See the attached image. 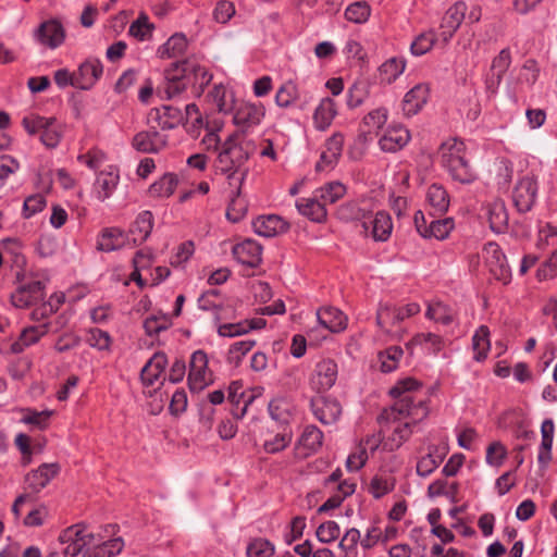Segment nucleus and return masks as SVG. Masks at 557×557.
<instances>
[{
    "mask_svg": "<svg viewBox=\"0 0 557 557\" xmlns=\"http://www.w3.org/2000/svg\"><path fill=\"white\" fill-rule=\"evenodd\" d=\"M389 395L394 398V404L383 409L384 419L391 420L394 414H398L417 425L428 418L429 396L419 381L412 377L400 380L389 389Z\"/></svg>",
    "mask_w": 557,
    "mask_h": 557,
    "instance_id": "f257e3e1",
    "label": "nucleus"
},
{
    "mask_svg": "<svg viewBox=\"0 0 557 557\" xmlns=\"http://www.w3.org/2000/svg\"><path fill=\"white\" fill-rule=\"evenodd\" d=\"M255 149L252 141L246 140L238 132H234L222 144L216 158V166L223 173H231L228 177L233 180Z\"/></svg>",
    "mask_w": 557,
    "mask_h": 557,
    "instance_id": "f03ea898",
    "label": "nucleus"
},
{
    "mask_svg": "<svg viewBox=\"0 0 557 557\" xmlns=\"http://www.w3.org/2000/svg\"><path fill=\"white\" fill-rule=\"evenodd\" d=\"M441 164L453 180L462 184L474 181L475 174L466 159V145L457 138H449L442 143L438 149Z\"/></svg>",
    "mask_w": 557,
    "mask_h": 557,
    "instance_id": "7ed1b4c3",
    "label": "nucleus"
},
{
    "mask_svg": "<svg viewBox=\"0 0 557 557\" xmlns=\"http://www.w3.org/2000/svg\"><path fill=\"white\" fill-rule=\"evenodd\" d=\"M379 438L374 441L372 449L377 447L379 442H383L384 448L393 451L398 449L412 434V428L416 425L408 420L394 414V419H384L383 411L377 417Z\"/></svg>",
    "mask_w": 557,
    "mask_h": 557,
    "instance_id": "20e7f679",
    "label": "nucleus"
},
{
    "mask_svg": "<svg viewBox=\"0 0 557 557\" xmlns=\"http://www.w3.org/2000/svg\"><path fill=\"white\" fill-rule=\"evenodd\" d=\"M26 272L18 269L15 272V283L17 287L11 295V302L15 308L26 309L45 297V284L37 280H26Z\"/></svg>",
    "mask_w": 557,
    "mask_h": 557,
    "instance_id": "39448f33",
    "label": "nucleus"
},
{
    "mask_svg": "<svg viewBox=\"0 0 557 557\" xmlns=\"http://www.w3.org/2000/svg\"><path fill=\"white\" fill-rule=\"evenodd\" d=\"M419 311L420 306L416 302L407 304L403 307L380 304L376 311V324L388 333L401 321L417 314Z\"/></svg>",
    "mask_w": 557,
    "mask_h": 557,
    "instance_id": "423d86ee",
    "label": "nucleus"
},
{
    "mask_svg": "<svg viewBox=\"0 0 557 557\" xmlns=\"http://www.w3.org/2000/svg\"><path fill=\"white\" fill-rule=\"evenodd\" d=\"M60 542L65 545L63 555L65 557H76L85 552L86 548L94 545L95 535L87 533L82 524H75L65 529L60 535Z\"/></svg>",
    "mask_w": 557,
    "mask_h": 557,
    "instance_id": "0eeeda50",
    "label": "nucleus"
},
{
    "mask_svg": "<svg viewBox=\"0 0 557 557\" xmlns=\"http://www.w3.org/2000/svg\"><path fill=\"white\" fill-rule=\"evenodd\" d=\"M208 362V356L203 350L199 349L191 354L188 373V385L191 392H200L213 382Z\"/></svg>",
    "mask_w": 557,
    "mask_h": 557,
    "instance_id": "6e6552de",
    "label": "nucleus"
},
{
    "mask_svg": "<svg viewBox=\"0 0 557 557\" xmlns=\"http://www.w3.org/2000/svg\"><path fill=\"white\" fill-rule=\"evenodd\" d=\"M265 115V109L261 103L244 102L236 107L233 122L242 137L251 128L261 123Z\"/></svg>",
    "mask_w": 557,
    "mask_h": 557,
    "instance_id": "1a4fd4ad",
    "label": "nucleus"
},
{
    "mask_svg": "<svg viewBox=\"0 0 557 557\" xmlns=\"http://www.w3.org/2000/svg\"><path fill=\"white\" fill-rule=\"evenodd\" d=\"M178 65L184 74L187 87L190 86L193 94L200 97L210 84L212 75L205 66L193 60H184L178 62Z\"/></svg>",
    "mask_w": 557,
    "mask_h": 557,
    "instance_id": "9d476101",
    "label": "nucleus"
},
{
    "mask_svg": "<svg viewBox=\"0 0 557 557\" xmlns=\"http://www.w3.org/2000/svg\"><path fill=\"white\" fill-rule=\"evenodd\" d=\"M60 470L61 467L58 462L42 463L36 470H32L25 475V493L30 496L38 494L59 474Z\"/></svg>",
    "mask_w": 557,
    "mask_h": 557,
    "instance_id": "9b49d317",
    "label": "nucleus"
},
{
    "mask_svg": "<svg viewBox=\"0 0 557 557\" xmlns=\"http://www.w3.org/2000/svg\"><path fill=\"white\" fill-rule=\"evenodd\" d=\"M338 375V368L332 359H323L319 361L309 379V384L312 389L318 393L326 392L336 383Z\"/></svg>",
    "mask_w": 557,
    "mask_h": 557,
    "instance_id": "f8f14e48",
    "label": "nucleus"
},
{
    "mask_svg": "<svg viewBox=\"0 0 557 557\" xmlns=\"http://www.w3.org/2000/svg\"><path fill=\"white\" fill-rule=\"evenodd\" d=\"M484 259L490 272L496 280L505 285L510 282V268L507 264L506 256L497 244L488 243L484 246Z\"/></svg>",
    "mask_w": 557,
    "mask_h": 557,
    "instance_id": "ddd939ff",
    "label": "nucleus"
},
{
    "mask_svg": "<svg viewBox=\"0 0 557 557\" xmlns=\"http://www.w3.org/2000/svg\"><path fill=\"white\" fill-rule=\"evenodd\" d=\"M537 196V182L533 175L521 177L512 193L513 203L519 212H528L535 203Z\"/></svg>",
    "mask_w": 557,
    "mask_h": 557,
    "instance_id": "4468645a",
    "label": "nucleus"
},
{
    "mask_svg": "<svg viewBox=\"0 0 557 557\" xmlns=\"http://www.w3.org/2000/svg\"><path fill=\"white\" fill-rule=\"evenodd\" d=\"M168 141L166 135L150 128L136 133L131 140V146L140 153H159L168 146Z\"/></svg>",
    "mask_w": 557,
    "mask_h": 557,
    "instance_id": "2eb2a0df",
    "label": "nucleus"
},
{
    "mask_svg": "<svg viewBox=\"0 0 557 557\" xmlns=\"http://www.w3.org/2000/svg\"><path fill=\"white\" fill-rule=\"evenodd\" d=\"M467 4L463 1H457L445 12L440 24V39L447 45L454 37L466 17Z\"/></svg>",
    "mask_w": 557,
    "mask_h": 557,
    "instance_id": "dca6fc26",
    "label": "nucleus"
},
{
    "mask_svg": "<svg viewBox=\"0 0 557 557\" xmlns=\"http://www.w3.org/2000/svg\"><path fill=\"white\" fill-rule=\"evenodd\" d=\"M322 443V431L315 425H307L294 447L295 457L298 459L308 458L321 448Z\"/></svg>",
    "mask_w": 557,
    "mask_h": 557,
    "instance_id": "f3484780",
    "label": "nucleus"
},
{
    "mask_svg": "<svg viewBox=\"0 0 557 557\" xmlns=\"http://www.w3.org/2000/svg\"><path fill=\"white\" fill-rule=\"evenodd\" d=\"M314 417L323 424L335 423L342 414V406L335 398L320 396L311 400Z\"/></svg>",
    "mask_w": 557,
    "mask_h": 557,
    "instance_id": "a211bd4d",
    "label": "nucleus"
},
{
    "mask_svg": "<svg viewBox=\"0 0 557 557\" xmlns=\"http://www.w3.org/2000/svg\"><path fill=\"white\" fill-rule=\"evenodd\" d=\"M76 73V88L87 90L90 89L101 77L103 66L98 59H87L84 61Z\"/></svg>",
    "mask_w": 557,
    "mask_h": 557,
    "instance_id": "6ab92c4d",
    "label": "nucleus"
},
{
    "mask_svg": "<svg viewBox=\"0 0 557 557\" xmlns=\"http://www.w3.org/2000/svg\"><path fill=\"white\" fill-rule=\"evenodd\" d=\"M253 231L263 237H274L285 233L289 224L276 214L261 215L252 222Z\"/></svg>",
    "mask_w": 557,
    "mask_h": 557,
    "instance_id": "aec40b11",
    "label": "nucleus"
},
{
    "mask_svg": "<svg viewBox=\"0 0 557 557\" xmlns=\"http://www.w3.org/2000/svg\"><path fill=\"white\" fill-rule=\"evenodd\" d=\"M410 140V134L401 125L389 126L379 140L380 148L385 152H396Z\"/></svg>",
    "mask_w": 557,
    "mask_h": 557,
    "instance_id": "412c9836",
    "label": "nucleus"
},
{
    "mask_svg": "<svg viewBox=\"0 0 557 557\" xmlns=\"http://www.w3.org/2000/svg\"><path fill=\"white\" fill-rule=\"evenodd\" d=\"M233 255L242 264L256 268L262 260V247L252 239H246L234 246Z\"/></svg>",
    "mask_w": 557,
    "mask_h": 557,
    "instance_id": "4be33fe9",
    "label": "nucleus"
},
{
    "mask_svg": "<svg viewBox=\"0 0 557 557\" xmlns=\"http://www.w3.org/2000/svg\"><path fill=\"white\" fill-rule=\"evenodd\" d=\"M64 37L63 26L55 20L44 22L36 32L37 40L51 49L59 47Z\"/></svg>",
    "mask_w": 557,
    "mask_h": 557,
    "instance_id": "5701e85b",
    "label": "nucleus"
},
{
    "mask_svg": "<svg viewBox=\"0 0 557 557\" xmlns=\"http://www.w3.org/2000/svg\"><path fill=\"white\" fill-rule=\"evenodd\" d=\"M168 364V357L164 352H156L140 371V380L144 386L154 385Z\"/></svg>",
    "mask_w": 557,
    "mask_h": 557,
    "instance_id": "b1692460",
    "label": "nucleus"
},
{
    "mask_svg": "<svg viewBox=\"0 0 557 557\" xmlns=\"http://www.w3.org/2000/svg\"><path fill=\"white\" fill-rule=\"evenodd\" d=\"M149 117L154 120L161 129H173L183 123L184 113L173 106H162L150 111Z\"/></svg>",
    "mask_w": 557,
    "mask_h": 557,
    "instance_id": "393cba45",
    "label": "nucleus"
},
{
    "mask_svg": "<svg viewBox=\"0 0 557 557\" xmlns=\"http://www.w3.org/2000/svg\"><path fill=\"white\" fill-rule=\"evenodd\" d=\"M364 231L371 227V235L375 242H386L393 231V222L391 215L385 211H379L369 222L363 221Z\"/></svg>",
    "mask_w": 557,
    "mask_h": 557,
    "instance_id": "a878e982",
    "label": "nucleus"
},
{
    "mask_svg": "<svg viewBox=\"0 0 557 557\" xmlns=\"http://www.w3.org/2000/svg\"><path fill=\"white\" fill-rule=\"evenodd\" d=\"M319 323L332 333H338L347 327V317L343 311L332 306L320 308L317 311Z\"/></svg>",
    "mask_w": 557,
    "mask_h": 557,
    "instance_id": "bb28decb",
    "label": "nucleus"
},
{
    "mask_svg": "<svg viewBox=\"0 0 557 557\" xmlns=\"http://www.w3.org/2000/svg\"><path fill=\"white\" fill-rule=\"evenodd\" d=\"M120 181L117 172L102 171L100 172L92 185V193L99 201L109 199L116 189Z\"/></svg>",
    "mask_w": 557,
    "mask_h": 557,
    "instance_id": "cd10ccee",
    "label": "nucleus"
},
{
    "mask_svg": "<svg viewBox=\"0 0 557 557\" xmlns=\"http://www.w3.org/2000/svg\"><path fill=\"white\" fill-rule=\"evenodd\" d=\"M429 88L426 85L418 84L411 88L404 97L403 111L407 116L417 114L426 103Z\"/></svg>",
    "mask_w": 557,
    "mask_h": 557,
    "instance_id": "c85d7f7f",
    "label": "nucleus"
},
{
    "mask_svg": "<svg viewBox=\"0 0 557 557\" xmlns=\"http://www.w3.org/2000/svg\"><path fill=\"white\" fill-rule=\"evenodd\" d=\"M126 243V235L117 227H106L97 239L96 248L99 251L111 252L122 248Z\"/></svg>",
    "mask_w": 557,
    "mask_h": 557,
    "instance_id": "c756f323",
    "label": "nucleus"
},
{
    "mask_svg": "<svg viewBox=\"0 0 557 557\" xmlns=\"http://www.w3.org/2000/svg\"><path fill=\"white\" fill-rule=\"evenodd\" d=\"M299 213L309 220L322 223L326 220L327 211L319 198L314 195L312 198H300L296 201Z\"/></svg>",
    "mask_w": 557,
    "mask_h": 557,
    "instance_id": "7c9ffc66",
    "label": "nucleus"
},
{
    "mask_svg": "<svg viewBox=\"0 0 557 557\" xmlns=\"http://www.w3.org/2000/svg\"><path fill=\"white\" fill-rule=\"evenodd\" d=\"M293 435L290 425L280 426L277 432H270L263 442L264 451L268 454L283 451L292 443Z\"/></svg>",
    "mask_w": 557,
    "mask_h": 557,
    "instance_id": "2f4dec72",
    "label": "nucleus"
},
{
    "mask_svg": "<svg viewBox=\"0 0 557 557\" xmlns=\"http://www.w3.org/2000/svg\"><path fill=\"white\" fill-rule=\"evenodd\" d=\"M487 220L490 227L495 233H504L508 227L509 216L505 202L495 200L486 208Z\"/></svg>",
    "mask_w": 557,
    "mask_h": 557,
    "instance_id": "473e14b6",
    "label": "nucleus"
},
{
    "mask_svg": "<svg viewBox=\"0 0 557 557\" xmlns=\"http://www.w3.org/2000/svg\"><path fill=\"white\" fill-rule=\"evenodd\" d=\"M165 86L164 92L168 98H173L187 88L184 74L178 65V62L171 64L164 72Z\"/></svg>",
    "mask_w": 557,
    "mask_h": 557,
    "instance_id": "72a5a7b5",
    "label": "nucleus"
},
{
    "mask_svg": "<svg viewBox=\"0 0 557 557\" xmlns=\"http://www.w3.org/2000/svg\"><path fill=\"white\" fill-rule=\"evenodd\" d=\"M48 323L37 326H28L24 329L16 342L11 345L14 354L22 352L26 347L37 343L44 335L48 333Z\"/></svg>",
    "mask_w": 557,
    "mask_h": 557,
    "instance_id": "f704fd0d",
    "label": "nucleus"
},
{
    "mask_svg": "<svg viewBox=\"0 0 557 557\" xmlns=\"http://www.w3.org/2000/svg\"><path fill=\"white\" fill-rule=\"evenodd\" d=\"M426 201L431 208V214H443L448 210L449 197L446 189L440 184H432L426 191Z\"/></svg>",
    "mask_w": 557,
    "mask_h": 557,
    "instance_id": "c9c22d12",
    "label": "nucleus"
},
{
    "mask_svg": "<svg viewBox=\"0 0 557 557\" xmlns=\"http://www.w3.org/2000/svg\"><path fill=\"white\" fill-rule=\"evenodd\" d=\"M336 103L331 98H324L317 107L313 114V122L317 129L325 131L336 115Z\"/></svg>",
    "mask_w": 557,
    "mask_h": 557,
    "instance_id": "e433bc0d",
    "label": "nucleus"
},
{
    "mask_svg": "<svg viewBox=\"0 0 557 557\" xmlns=\"http://www.w3.org/2000/svg\"><path fill=\"white\" fill-rule=\"evenodd\" d=\"M187 46L186 36L182 33H176L159 47L157 53L161 59L176 58L186 51Z\"/></svg>",
    "mask_w": 557,
    "mask_h": 557,
    "instance_id": "4c0bfd02",
    "label": "nucleus"
},
{
    "mask_svg": "<svg viewBox=\"0 0 557 557\" xmlns=\"http://www.w3.org/2000/svg\"><path fill=\"white\" fill-rule=\"evenodd\" d=\"M386 121V109L380 108L369 112L363 117L362 125L366 129L362 131V133L359 135V140H362V143L366 144L368 141V135H370L372 132H376L377 129L382 128Z\"/></svg>",
    "mask_w": 557,
    "mask_h": 557,
    "instance_id": "58836bf2",
    "label": "nucleus"
},
{
    "mask_svg": "<svg viewBox=\"0 0 557 557\" xmlns=\"http://www.w3.org/2000/svg\"><path fill=\"white\" fill-rule=\"evenodd\" d=\"M152 226V213L150 211H143L141 213H139L129 230L131 234L134 236V242H145L150 235Z\"/></svg>",
    "mask_w": 557,
    "mask_h": 557,
    "instance_id": "ea45409f",
    "label": "nucleus"
},
{
    "mask_svg": "<svg viewBox=\"0 0 557 557\" xmlns=\"http://www.w3.org/2000/svg\"><path fill=\"white\" fill-rule=\"evenodd\" d=\"M314 194L325 207L343 198L346 194V187L339 182H330L318 188Z\"/></svg>",
    "mask_w": 557,
    "mask_h": 557,
    "instance_id": "a19ab883",
    "label": "nucleus"
},
{
    "mask_svg": "<svg viewBox=\"0 0 557 557\" xmlns=\"http://www.w3.org/2000/svg\"><path fill=\"white\" fill-rule=\"evenodd\" d=\"M177 183L176 175L166 173L149 187V195L157 198L170 197L175 191Z\"/></svg>",
    "mask_w": 557,
    "mask_h": 557,
    "instance_id": "79ce46f5",
    "label": "nucleus"
},
{
    "mask_svg": "<svg viewBox=\"0 0 557 557\" xmlns=\"http://www.w3.org/2000/svg\"><path fill=\"white\" fill-rule=\"evenodd\" d=\"M269 413L280 426L289 425L292 417L290 404L284 398H275L269 404Z\"/></svg>",
    "mask_w": 557,
    "mask_h": 557,
    "instance_id": "37998d69",
    "label": "nucleus"
},
{
    "mask_svg": "<svg viewBox=\"0 0 557 557\" xmlns=\"http://www.w3.org/2000/svg\"><path fill=\"white\" fill-rule=\"evenodd\" d=\"M472 346L475 352L474 359L476 361L484 360L490 350V330L485 325H481L472 337Z\"/></svg>",
    "mask_w": 557,
    "mask_h": 557,
    "instance_id": "c03bdc74",
    "label": "nucleus"
},
{
    "mask_svg": "<svg viewBox=\"0 0 557 557\" xmlns=\"http://www.w3.org/2000/svg\"><path fill=\"white\" fill-rule=\"evenodd\" d=\"M198 307L203 311H212L215 323L227 318L222 301L214 299L212 293H202L198 298Z\"/></svg>",
    "mask_w": 557,
    "mask_h": 557,
    "instance_id": "a18cd8bd",
    "label": "nucleus"
},
{
    "mask_svg": "<svg viewBox=\"0 0 557 557\" xmlns=\"http://www.w3.org/2000/svg\"><path fill=\"white\" fill-rule=\"evenodd\" d=\"M55 117H46L38 114L24 116L22 125L29 135L45 134V131L54 123Z\"/></svg>",
    "mask_w": 557,
    "mask_h": 557,
    "instance_id": "49530a36",
    "label": "nucleus"
},
{
    "mask_svg": "<svg viewBox=\"0 0 557 557\" xmlns=\"http://www.w3.org/2000/svg\"><path fill=\"white\" fill-rule=\"evenodd\" d=\"M403 354L404 351L399 346H391L384 351L379 352L377 358L381 363V371L385 373L394 371L397 368Z\"/></svg>",
    "mask_w": 557,
    "mask_h": 557,
    "instance_id": "de8ad7c7",
    "label": "nucleus"
},
{
    "mask_svg": "<svg viewBox=\"0 0 557 557\" xmlns=\"http://www.w3.org/2000/svg\"><path fill=\"white\" fill-rule=\"evenodd\" d=\"M540 76V66L534 59H528L520 67L517 83L519 85H525L532 87Z\"/></svg>",
    "mask_w": 557,
    "mask_h": 557,
    "instance_id": "09e8293b",
    "label": "nucleus"
},
{
    "mask_svg": "<svg viewBox=\"0 0 557 557\" xmlns=\"http://www.w3.org/2000/svg\"><path fill=\"white\" fill-rule=\"evenodd\" d=\"M154 26L149 23L148 16L141 14L135 20L128 28V35L140 40H148L152 36Z\"/></svg>",
    "mask_w": 557,
    "mask_h": 557,
    "instance_id": "8fccbe9b",
    "label": "nucleus"
},
{
    "mask_svg": "<svg viewBox=\"0 0 557 557\" xmlns=\"http://www.w3.org/2000/svg\"><path fill=\"white\" fill-rule=\"evenodd\" d=\"M425 315L426 318L444 325L450 324L455 317L453 309L442 302L429 305Z\"/></svg>",
    "mask_w": 557,
    "mask_h": 557,
    "instance_id": "3c124183",
    "label": "nucleus"
},
{
    "mask_svg": "<svg viewBox=\"0 0 557 557\" xmlns=\"http://www.w3.org/2000/svg\"><path fill=\"white\" fill-rule=\"evenodd\" d=\"M406 62L403 59L391 58L380 66V75L382 81L391 84L405 70Z\"/></svg>",
    "mask_w": 557,
    "mask_h": 557,
    "instance_id": "603ef678",
    "label": "nucleus"
},
{
    "mask_svg": "<svg viewBox=\"0 0 557 557\" xmlns=\"http://www.w3.org/2000/svg\"><path fill=\"white\" fill-rule=\"evenodd\" d=\"M256 345V342L252 339H246L236 342L231 345L227 352V362L235 367H238L243 360V358Z\"/></svg>",
    "mask_w": 557,
    "mask_h": 557,
    "instance_id": "864d4df0",
    "label": "nucleus"
},
{
    "mask_svg": "<svg viewBox=\"0 0 557 557\" xmlns=\"http://www.w3.org/2000/svg\"><path fill=\"white\" fill-rule=\"evenodd\" d=\"M299 92L296 84L293 82L284 83L275 95V102L281 108H288L298 99Z\"/></svg>",
    "mask_w": 557,
    "mask_h": 557,
    "instance_id": "5fc2aeb1",
    "label": "nucleus"
},
{
    "mask_svg": "<svg viewBox=\"0 0 557 557\" xmlns=\"http://www.w3.org/2000/svg\"><path fill=\"white\" fill-rule=\"evenodd\" d=\"M436 41V35L433 29L421 33L416 37L410 46V50L414 55H423L429 52Z\"/></svg>",
    "mask_w": 557,
    "mask_h": 557,
    "instance_id": "6e6d98bb",
    "label": "nucleus"
},
{
    "mask_svg": "<svg viewBox=\"0 0 557 557\" xmlns=\"http://www.w3.org/2000/svg\"><path fill=\"white\" fill-rule=\"evenodd\" d=\"M371 9L366 1H358L350 4L345 11V17L349 22L362 24L370 17Z\"/></svg>",
    "mask_w": 557,
    "mask_h": 557,
    "instance_id": "4d7b16f0",
    "label": "nucleus"
},
{
    "mask_svg": "<svg viewBox=\"0 0 557 557\" xmlns=\"http://www.w3.org/2000/svg\"><path fill=\"white\" fill-rule=\"evenodd\" d=\"M358 543L361 544L360 531L356 528L348 529L338 543V547L345 555L356 556Z\"/></svg>",
    "mask_w": 557,
    "mask_h": 557,
    "instance_id": "13d9d810",
    "label": "nucleus"
},
{
    "mask_svg": "<svg viewBox=\"0 0 557 557\" xmlns=\"http://www.w3.org/2000/svg\"><path fill=\"white\" fill-rule=\"evenodd\" d=\"M274 554V545L265 539L252 540L247 548V557H271Z\"/></svg>",
    "mask_w": 557,
    "mask_h": 557,
    "instance_id": "bf43d9fd",
    "label": "nucleus"
},
{
    "mask_svg": "<svg viewBox=\"0 0 557 557\" xmlns=\"http://www.w3.org/2000/svg\"><path fill=\"white\" fill-rule=\"evenodd\" d=\"M436 450L435 446L430 447V451L418 460L416 469L418 475L426 478L437 469L442 460L433 455Z\"/></svg>",
    "mask_w": 557,
    "mask_h": 557,
    "instance_id": "052dcab7",
    "label": "nucleus"
},
{
    "mask_svg": "<svg viewBox=\"0 0 557 557\" xmlns=\"http://www.w3.org/2000/svg\"><path fill=\"white\" fill-rule=\"evenodd\" d=\"M341 534V528L336 521L329 520L321 523L315 531V535L321 543L329 544L334 542Z\"/></svg>",
    "mask_w": 557,
    "mask_h": 557,
    "instance_id": "680f3d73",
    "label": "nucleus"
},
{
    "mask_svg": "<svg viewBox=\"0 0 557 557\" xmlns=\"http://www.w3.org/2000/svg\"><path fill=\"white\" fill-rule=\"evenodd\" d=\"M507 458V448L498 441L491 443L486 448V463L499 468Z\"/></svg>",
    "mask_w": 557,
    "mask_h": 557,
    "instance_id": "e2e57ef3",
    "label": "nucleus"
},
{
    "mask_svg": "<svg viewBox=\"0 0 557 557\" xmlns=\"http://www.w3.org/2000/svg\"><path fill=\"white\" fill-rule=\"evenodd\" d=\"M512 62L511 51L509 48L502 49L496 57L493 58L490 71L505 76Z\"/></svg>",
    "mask_w": 557,
    "mask_h": 557,
    "instance_id": "0e129e2a",
    "label": "nucleus"
},
{
    "mask_svg": "<svg viewBox=\"0 0 557 557\" xmlns=\"http://www.w3.org/2000/svg\"><path fill=\"white\" fill-rule=\"evenodd\" d=\"M454 228V220L445 218L443 220H431L430 238L438 240L445 239Z\"/></svg>",
    "mask_w": 557,
    "mask_h": 557,
    "instance_id": "69168bd1",
    "label": "nucleus"
},
{
    "mask_svg": "<svg viewBox=\"0 0 557 557\" xmlns=\"http://www.w3.org/2000/svg\"><path fill=\"white\" fill-rule=\"evenodd\" d=\"M62 136V126L58 123L55 119L54 123L45 131V134L40 135V141L47 148L52 149L60 144Z\"/></svg>",
    "mask_w": 557,
    "mask_h": 557,
    "instance_id": "338daca9",
    "label": "nucleus"
},
{
    "mask_svg": "<svg viewBox=\"0 0 557 557\" xmlns=\"http://www.w3.org/2000/svg\"><path fill=\"white\" fill-rule=\"evenodd\" d=\"M46 207V199L41 194L27 197L23 205V216L29 219Z\"/></svg>",
    "mask_w": 557,
    "mask_h": 557,
    "instance_id": "774afa93",
    "label": "nucleus"
}]
</instances>
